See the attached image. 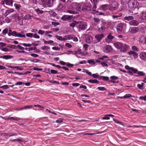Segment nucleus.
I'll return each instance as SVG.
<instances>
[{
	"instance_id": "5",
	"label": "nucleus",
	"mask_w": 146,
	"mask_h": 146,
	"mask_svg": "<svg viewBox=\"0 0 146 146\" xmlns=\"http://www.w3.org/2000/svg\"><path fill=\"white\" fill-rule=\"evenodd\" d=\"M61 19L64 21H71L74 19V18L72 15H64L62 17Z\"/></svg>"
},
{
	"instance_id": "31",
	"label": "nucleus",
	"mask_w": 146,
	"mask_h": 146,
	"mask_svg": "<svg viewBox=\"0 0 146 146\" xmlns=\"http://www.w3.org/2000/svg\"><path fill=\"white\" fill-rule=\"evenodd\" d=\"M141 17V19L143 20L146 19V12H143Z\"/></svg>"
},
{
	"instance_id": "64",
	"label": "nucleus",
	"mask_w": 146,
	"mask_h": 146,
	"mask_svg": "<svg viewBox=\"0 0 146 146\" xmlns=\"http://www.w3.org/2000/svg\"><path fill=\"white\" fill-rule=\"evenodd\" d=\"M33 37L36 38H39L40 37V36L36 33L33 34Z\"/></svg>"
},
{
	"instance_id": "55",
	"label": "nucleus",
	"mask_w": 146,
	"mask_h": 146,
	"mask_svg": "<svg viewBox=\"0 0 146 146\" xmlns=\"http://www.w3.org/2000/svg\"><path fill=\"white\" fill-rule=\"evenodd\" d=\"M94 21L95 23H98L100 22V20L99 18H94Z\"/></svg>"
},
{
	"instance_id": "30",
	"label": "nucleus",
	"mask_w": 146,
	"mask_h": 146,
	"mask_svg": "<svg viewBox=\"0 0 146 146\" xmlns=\"http://www.w3.org/2000/svg\"><path fill=\"white\" fill-rule=\"evenodd\" d=\"M138 75L137 76H144L145 74L142 71H139L137 70V73Z\"/></svg>"
},
{
	"instance_id": "13",
	"label": "nucleus",
	"mask_w": 146,
	"mask_h": 146,
	"mask_svg": "<svg viewBox=\"0 0 146 146\" xmlns=\"http://www.w3.org/2000/svg\"><path fill=\"white\" fill-rule=\"evenodd\" d=\"M109 5H108L105 4L102 5L100 7V9L101 10H103L104 11L108 9H109Z\"/></svg>"
},
{
	"instance_id": "24",
	"label": "nucleus",
	"mask_w": 146,
	"mask_h": 146,
	"mask_svg": "<svg viewBox=\"0 0 146 146\" xmlns=\"http://www.w3.org/2000/svg\"><path fill=\"white\" fill-rule=\"evenodd\" d=\"M88 82L91 83H99V81L96 79H90L88 80Z\"/></svg>"
},
{
	"instance_id": "27",
	"label": "nucleus",
	"mask_w": 146,
	"mask_h": 146,
	"mask_svg": "<svg viewBox=\"0 0 146 146\" xmlns=\"http://www.w3.org/2000/svg\"><path fill=\"white\" fill-rule=\"evenodd\" d=\"M11 35H12L13 36L18 37H19V36H20V35H19V33L15 31H13Z\"/></svg>"
},
{
	"instance_id": "10",
	"label": "nucleus",
	"mask_w": 146,
	"mask_h": 146,
	"mask_svg": "<svg viewBox=\"0 0 146 146\" xmlns=\"http://www.w3.org/2000/svg\"><path fill=\"white\" fill-rule=\"evenodd\" d=\"M5 4L10 7H12L13 5V0H4Z\"/></svg>"
},
{
	"instance_id": "60",
	"label": "nucleus",
	"mask_w": 146,
	"mask_h": 146,
	"mask_svg": "<svg viewBox=\"0 0 146 146\" xmlns=\"http://www.w3.org/2000/svg\"><path fill=\"white\" fill-rule=\"evenodd\" d=\"M52 24L54 25L55 27L56 26L59 25V23L58 22H52Z\"/></svg>"
},
{
	"instance_id": "16",
	"label": "nucleus",
	"mask_w": 146,
	"mask_h": 146,
	"mask_svg": "<svg viewBox=\"0 0 146 146\" xmlns=\"http://www.w3.org/2000/svg\"><path fill=\"white\" fill-rule=\"evenodd\" d=\"M128 54L129 55H132L135 58L137 57L138 54L137 52L132 51L129 52Z\"/></svg>"
},
{
	"instance_id": "23",
	"label": "nucleus",
	"mask_w": 146,
	"mask_h": 146,
	"mask_svg": "<svg viewBox=\"0 0 146 146\" xmlns=\"http://www.w3.org/2000/svg\"><path fill=\"white\" fill-rule=\"evenodd\" d=\"M105 29L106 28L105 27H102L100 28H99L97 30V31L99 33H102L104 31Z\"/></svg>"
},
{
	"instance_id": "47",
	"label": "nucleus",
	"mask_w": 146,
	"mask_h": 146,
	"mask_svg": "<svg viewBox=\"0 0 146 146\" xmlns=\"http://www.w3.org/2000/svg\"><path fill=\"white\" fill-rule=\"evenodd\" d=\"M110 78L112 80H116L118 79V77L117 76H111Z\"/></svg>"
},
{
	"instance_id": "29",
	"label": "nucleus",
	"mask_w": 146,
	"mask_h": 146,
	"mask_svg": "<svg viewBox=\"0 0 146 146\" xmlns=\"http://www.w3.org/2000/svg\"><path fill=\"white\" fill-rule=\"evenodd\" d=\"M25 32L24 31L21 32V33H19V35H20V36H19V37L20 38H25L26 37V36L25 35Z\"/></svg>"
},
{
	"instance_id": "8",
	"label": "nucleus",
	"mask_w": 146,
	"mask_h": 146,
	"mask_svg": "<svg viewBox=\"0 0 146 146\" xmlns=\"http://www.w3.org/2000/svg\"><path fill=\"white\" fill-rule=\"evenodd\" d=\"M91 1L93 5V8L92 10L94 11H96V5L98 3V0H91Z\"/></svg>"
},
{
	"instance_id": "19",
	"label": "nucleus",
	"mask_w": 146,
	"mask_h": 146,
	"mask_svg": "<svg viewBox=\"0 0 146 146\" xmlns=\"http://www.w3.org/2000/svg\"><path fill=\"white\" fill-rule=\"evenodd\" d=\"M41 3H40L39 4L40 5H42L43 7H47V0H41Z\"/></svg>"
},
{
	"instance_id": "15",
	"label": "nucleus",
	"mask_w": 146,
	"mask_h": 146,
	"mask_svg": "<svg viewBox=\"0 0 146 146\" xmlns=\"http://www.w3.org/2000/svg\"><path fill=\"white\" fill-rule=\"evenodd\" d=\"M78 27L79 29L84 31L86 29L87 25H86L82 24L79 25Z\"/></svg>"
},
{
	"instance_id": "12",
	"label": "nucleus",
	"mask_w": 146,
	"mask_h": 146,
	"mask_svg": "<svg viewBox=\"0 0 146 146\" xmlns=\"http://www.w3.org/2000/svg\"><path fill=\"white\" fill-rule=\"evenodd\" d=\"M56 0H48L47 2V7H50L55 2Z\"/></svg>"
},
{
	"instance_id": "59",
	"label": "nucleus",
	"mask_w": 146,
	"mask_h": 146,
	"mask_svg": "<svg viewBox=\"0 0 146 146\" xmlns=\"http://www.w3.org/2000/svg\"><path fill=\"white\" fill-rule=\"evenodd\" d=\"M45 33V31L41 30H39L38 31V33L39 34L42 35Z\"/></svg>"
},
{
	"instance_id": "58",
	"label": "nucleus",
	"mask_w": 146,
	"mask_h": 146,
	"mask_svg": "<svg viewBox=\"0 0 146 146\" xmlns=\"http://www.w3.org/2000/svg\"><path fill=\"white\" fill-rule=\"evenodd\" d=\"M22 45L26 47H29L31 46L32 45L30 44H26L25 43H23L22 44Z\"/></svg>"
},
{
	"instance_id": "46",
	"label": "nucleus",
	"mask_w": 146,
	"mask_h": 146,
	"mask_svg": "<svg viewBox=\"0 0 146 146\" xmlns=\"http://www.w3.org/2000/svg\"><path fill=\"white\" fill-rule=\"evenodd\" d=\"M63 119L62 118H59L56 120V122L57 123H60L63 121Z\"/></svg>"
},
{
	"instance_id": "28",
	"label": "nucleus",
	"mask_w": 146,
	"mask_h": 146,
	"mask_svg": "<svg viewBox=\"0 0 146 146\" xmlns=\"http://www.w3.org/2000/svg\"><path fill=\"white\" fill-rule=\"evenodd\" d=\"M43 40L44 41V43L45 44H50L52 45V44L54 43V41L52 40H45L44 39H43Z\"/></svg>"
},
{
	"instance_id": "26",
	"label": "nucleus",
	"mask_w": 146,
	"mask_h": 146,
	"mask_svg": "<svg viewBox=\"0 0 146 146\" xmlns=\"http://www.w3.org/2000/svg\"><path fill=\"white\" fill-rule=\"evenodd\" d=\"M92 40V36H89L87 37L86 39V41L87 43H90Z\"/></svg>"
},
{
	"instance_id": "36",
	"label": "nucleus",
	"mask_w": 146,
	"mask_h": 146,
	"mask_svg": "<svg viewBox=\"0 0 146 146\" xmlns=\"http://www.w3.org/2000/svg\"><path fill=\"white\" fill-rule=\"evenodd\" d=\"M42 49L44 50H47L50 49V47L46 46H42Z\"/></svg>"
},
{
	"instance_id": "7",
	"label": "nucleus",
	"mask_w": 146,
	"mask_h": 146,
	"mask_svg": "<svg viewBox=\"0 0 146 146\" xmlns=\"http://www.w3.org/2000/svg\"><path fill=\"white\" fill-rule=\"evenodd\" d=\"M129 24L131 26H136L139 24V22L136 20L132 19L129 22Z\"/></svg>"
},
{
	"instance_id": "1",
	"label": "nucleus",
	"mask_w": 146,
	"mask_h": 146,
	"mask_svg": "<svg viewBox=\"0 0 146 146\" xmlns=\"http://www.w3.org/2000/svg\"><path fill=\"white\" fill-rule=\"evenodd\" d=\"M113 45L117 48L120 49L121 52L123 53L125 52L129 48V46L128 45L120 42H115Z\"/></svg>"
},
{
	"instance_id": "37",
	"label": "nucleus",
	"mask_w": 146,
	"mask_h": 146,
	"mask_svg": "<svg viewBox=\"0 0 146 146\" xmlns=\"http://www.w3.org/2000/svg\"><path fill=\"white\" fill-rule=\"evenodd\" d=\"M67 12L68 13H70V14H76L77 13V12L74 11L73 10H67Z\"/></svg>"
},
{
	"instance_id": "32",
	"label": "nucleus",
	"mask_w": 146,
	"mask_h": 146,
	"mask_svg": "<svg viewBox=\"0 0 146 146\" xmlns=\"http://www.w3.org/2000/svg\"><path fill=\"white\" fill-rule=\"evenodd\" d=\"M78 23V22H76L75 21H74L73 23H71L70 25V26L74 28L76 25Z\"/></svg>"
},
{
	"instance_id": "41",
	"label": "nucleus",
	"mask_w": 146,
	"mask_h": 146,
	"mask_svg": "<svg viewBox=\"0 0 146 146\" xmlns=\"http://www.w3.org/2000/svg\"><path fill=\"white\" fill-rule=\"evenodd\" d=\"M37 14H42L44 13V11L42 10H40L38 8L35 10Z\"/></svg>"
},
{
	"instance_id": "52",
	"label": "nucleus",
	"mask_w": 146,
	"mask_h": 146,
	"mask_svg": "<svg viewBox=\"0 0 146 146\" xmlns=\"http://www.w3.org/2000/svg\"><path fill=\"white\" fill-rule=\"evenodd\" d=\"M132 49L133 50L138 51L139 50V49H138L137 47L135 46H132Z\"/></svg>"
},
{
	"instance_id": "25",
	"label": "nucleus",
	"mask_w": 146,
	"mask_h": 146,
	"mask_svg": "<svg viewBox=\"0 0 146 146\" xmlns=\"http://www.w3.org/2000/svg\"><path fill=\"white\" fill-rule=\"evenodd\" d=\"M122 16V14L121 13H118L116 15H113L112 17L113 19H117L118 17H120Z\"/></svg>"
},
{
	"instance_id": "33",
	"label": "nucleus",
	"mask_w": 146,
	"mask_h": 146,
	"mask_svg": "<svg viewBox=\"0 0 146 146\" xmlns=\"http://www.w3.org/2000/svg\"><path fill=\"white\" fill-rule=\"evenodd\" d=\"M14 6L15 7V8L17 10H19L21 7L20 4L16 3L14 4Z\"/></svg>"
},
{
	"instance_id": "43",
	"label": "nucleus",
	"mask_w": 146,
	"mask_h": 146,
	"mask_svg": "<svg viewBox=\"0 0 146 146\" xmlns=\"http://www.w3.org/2000/svg\"><path fill=\"white\" fill-rule=\"evenodd\" d=\"M98 89L101 91L107 90L104 87H99L98 88Z\"/></svg>"
},
{
	"instance_id": "51",
	"label": "nucleus",
	"mask_w": 146,
	"mask_h": 146,
	"mask_svg": "<svg viewBox=\"0 0 146 146\" xmlns=\"http://www.w3.org/2000/svg\"><path fill=\"white\" fill-rule=\"evenodd\" d=\"M8 29L7 28H6L3 31L2 33L4 34H6L8 33Z\"/></svg>"
},
{
	"instance_id": "20",
	"label": "nucleus",
	"mask_w": 146,
	"mask_h": 146,
	"mask_svg": "<svg viewBox=\"0 0 146 146\" xmlns=\"http://www.w3.org/2000/svg\"><path fill=\"white\" fill-rule=\"evenodd\" d=\"M21 118L18 117H10L8 118V119L11 120L19 121L21 120Z\"/></svg>"
},
{
	"instance_id": "54",
	"label": "nucleus",
	"mask_w": 146,
	"mask_h": 146,
	"mask_svg": "<svg viewBox=\"0 0 146 146\" xmlns=\"http://www.w3.org/2000/svg\"><path fill=\"white\" fill-rule=\"evenodd\" d=\"M92 76L94 78H97L99 77V75L98 74L96 73L92 74Z\"/></svg>"
},
{
	"instance_id": "49",
	"label": "nucleus",
	"mask_w": 146,
	"mask_h": 146,
	"mask_svg": "<svg viewBox=\"0 0 146 146\" xmlns=\"http://www.w3.org/2000/svg\"><path fill=\"white\" fill-rule=\"evenodd\" d=\"M113 121L115 122L116 123H117V124H121L122 123V122L120 121L119 120H118L117 119H113Z\"/></svg>"
},
{
	"instance_id": "56",
	"label": "nucleus",
	"mask_w": 146,
	"mask_h": 146,
	"mask_svg": "<svg viewBox=\"0 0 146 146\" xmlns=\"http://www.w3.org/2000/svg\"><path fill=\"white\" fill-rule=\"evenodd\" d=\"M17 70H23V67H21L20 66H16V68Z\"/></svg>"
},
{
	"instance_id": "38",
	"label": "nucleus",
	"mask_w": 146,
	"mask_h": 146,
	"mask_svg": "<svg viewBox=\"0 0 146 146\" xmlns=\"http://www.w3.org/2000/svg\"><path fill=\"white\" fill-rule=\"evenodd\" d=\"M49 13L50 15L53 17H55L57 15V14L55 12L52 11H49Z\"/></svg>"
},
{
	"instance_id": "9",
	"label": "nucleus",
	"mask_w": 146,
	"mask_h": 146,
	"mask_svg": "<svg viewBox=\"0 0 146 146\" xmlns=\"http://www.w3.org/2000/svg\"><path fill=\"white\" fill-rule=\"evenodd\" d=\"M138 28L136 27H133L130 28L129 30V32L132 33H134L138 31Z\"/></svg>"
},
{
	"instance_id": "45",
	"label": "nucleus",
	"mask_w": 146,
	"mask_h": 146,
	"mask_svg": "<svg viewBox=\"0 0 146 146\" xmlns=\"http://www.w3.org/2000/svg\"><path fill=\"white\" fill-rule=\"evenodd\" d=\"M132 97V96L131 94H126L125 96H123V98L124 99H126L128 98H129Z\"/></svg>"
},
{
	"instance_id": "4",
	"label": "nucleus",
	"mask_w": 146,
	"mask_h": 146,
	"mask_svg": "<svg viewBox=\"0 0 146 146\" xmlns=\"http://www.w3.org/2000/svg\"><path fill=\"white\" fill-rule=\"evenodd\" d=\"M109 10L111 11H115L118 8L119 4L116 1L113 2L110 5H109Z\"/></svg>"
},
{
	"instance_id": "6",
	"label": "nucleus",
	"mask_w": 146,
	"mask_h": 146,
	"mask_svg": "<svg viewBox=\"0 0 146 146\" xmlns=\"http://www.w3.org/2000/svg\"><path fill=\"white\" fill-rule=\"evenodd\" d=\"M112 50V47L110 45H106L103 48V51L105 53L110 52Z\"/></svg>"
},
{
	"instance_id": "22",
	"label": "nucleus",
	"mask_w": 146,
	"mask_h": 146,
	"mask_svg": "<svg viewBox=\"0 0 146 146\" xmlns=\"http://www.w3.org/2000/svg\"><path fill=\"white\" fill-rule=\"evenodd\" d=\"M133 19L134 17L133 16H126L124 18V20H127V21H131Z\"/></svg>"
},
{
	"instance_id": "63",
	"label": "nucleus",
	"mask_w": 146,
	"mask_h": 146,
	"mask_svg": "<svg viewBox=\"0 0 146 146\" xmlns=\"http://www.w3.org/2000/svg\"><path fill=\"white\" fill-rule=\"evenodd\" d=\"M101 64L102 65V66L104 67V66H106L107 67L108 66V64L104 62H101Z\"/></svg>"
},
{
	"instance_id": "3",
	"label": "nucleus",
	"mask_w": 146,
	"mask_h": 146,
	"mask_svg": "<svg viewBox=\"0 0 146 146\" xmlns=\"http://www.w3.org/2000/svg\"><path fill=\"white\" fill-rule=\"evenodd\" d=\"M137 2L135 0H129L128 2V7L131 9L135 8L137 6Z\"/></svg>"
},
{
	"instance_id": "35",
	"label": "nucleus",
	"mask_w": 146,
	"mask_h": 146,
	"mask_svg": "<svg viewBox=\"0 0 146 146\" xmlns=\"http://www.w3.org/2000/svg\"><path fill=\"white\" fill-rule=\"evenodd\" d=\"M103 120H109L110 119V117H109L108 114L105 115L102 118Z\"/></svg>"
},
{
	"instance_id": "2",
	"label": "nucleus",
	"mask_w": 146,
	"mask_h": 146,
	"mask_svg": "<svg viewBox=\"0 0 146 146\" xmlns=\"http://www.w3.org/2000/svg\"><path fill=\"white\" fill-rule=\"evenodd\" d=\"M91 4H87L83 5H81L79 7V8L80 9H81L80 11L82 10L83 12H85L86 13H93V11H93L92 9V10H91Z\"/></svg>"
},
{
	"instance_id": "17",
	"label": "nucleus",
	"mask_w": 146,
	"mask_h": 146,
	"mask_svg": "<svg viewBox=\"0 0 146 146\" xmlns=\"http://www.w3.org/2000/svg\"><path fill=\"white\" fill-rule=\"evenodd\" d=\"M103 35L102 34H101L100 35H96L95 36V38L99 41H100L102 39V38L103 37Z\"/></svg>"
},
{
	"instance_id": "62",
	"label": "nucleus",
	"mask_w": 146,
	"mask_h": 146,
	"mask_svg": "<svg viewBox=\"0 0 146 146\" xmlns=\"http://www.w3.org/2000/svg\"><path fill=\"white\" fill-rule=\"evenodd\" d=\"M30 55L32 57L36 58L38 57L39 56V55L38 54L34 53H31V54Z\"/></svg>"
},
{
	"instance_id": "48",
	"label": "nucleus",
	"mask_w": 146,
	"mask_h": 146,
	"mask_svg": "<svg viewBox=\"0 0 146 146\" xmlns=\"http://www.w3.org/2000/svg\"><path fill=\"white\" fill-rule=\"evenodd\" d=\"M139 99L140 100H143L145 101H146V96H140L139 97Z\"/></svg>"
},
{
	"instance_id": "61",
	"label": "nucleus",
	"mask_w": 146,
	"mask_h": 146,
	"mask_svg": "<svg viewBox=\"0 0 146 146\" xmlns=\"http://www.w3.org/2000/svg\"><path fill=\"white\" fill-rule=\"evenodd\" d=\"M33 70H35L37 71H42V68H38L36 67H34L33 68Z\"/></svg>"
},
{
	"instance_id": "11",
	"label": "nucleus",
	"mask_w": 146,
	"mask_h": 146,
	"mask_svg": "<svg viewBox=\"0 0 146 146\" xmlns=\"http://www.w3.org/2000/svg\"><path fill=\"white\" fill-rule=\"evenodd\" d=\"M117 29L118 33L121 32L123 30V24L121 23L118 24L117 27Z\"/></svg>"
},
{
	"instance_id": "34",
	"label": "nucleus",
	"mask_w": 146,
	"mask_h": 146,
	"mask_svg": "<svg viewBox=\"0 0 146 146\" xmlns=\"http://www.w3.org/2000/svg\"><path fill=\"white\" fill-rule=\"evenodd\" d=\"M87 62L89 64L92 65H94L95 64V62L93 59L88 60Z\"/></svg>"
},
{
	"instance_id": "57",
	"label": "nucleus",
	"mask_w": 146,
	"mask_h": 146,
	"mask_svg": "<svg viewBox=\"0 0 146 146\" xmlns=\"http://www.w3.org/2000/svg\"><path fill=\"white\" fill-rule=\"evenodd\" d=\"M88 45L86 44H84L83 45V47L85 48L84 50L86 51L88 50Z\"/></svg>"
},
{
	"instance_id": "18",
	"label": "nucleus",
	"mask_w": 146,
	"mask_h": 146,
	"mask_svg": "<svg viewBox=\"0 0 146 146\" xmlns=\"http://www.w3.org/2000/svg\"><path fill=\"white\" fill-rule=\"evenodd\" d=\"M14 10L13 9H10L7 10L5 12V15L7 16L11 13L14 12Z\"/></svg>"
},
{
	"instance_id": "44",
	"label": "nucleus",
	"mask_w": 146,
	"mask_h": 146,
	"mask_svg": "<svg viewBox=\"0 0 146 146\" xmlns=\"http://www.w3.org/2000/svg\"><path fill=\"white\" fill-rule=\"evenodd\" d=\"M130 70L132 71V72L135 74L137 73V72L138 70L137 69L134 68H131Z\"/></svg>"
},
{
	"instance_id": "40",
	"label": "nucleus",
	"mask_w": 146,
	"mask_h": 146,
	"mask_svg": "<svg viewBox=\"0 0 146 146\" xmlns=\"http://www.w3.org/2000/svg\"><path fill=\"white\" fill-rule=\"evenodd\" d=\"M55 37L59 40L64 41L63 38L62 36L56 35L55 36Z\"/></svg>"
},
{
	"instance_id": "39",
	"label": "nucleus",
	"mask_w": 146,
	"mask_h": 146,
	"mask_svg": "<svg viewBox=\"0 0 146 146\" xmlns=\"http://www.w3.org/2000/svg\"><path fill=\"white\" fill-rule=\"evenodd\" d=\"M81 50L80 49L78 48L74 52V53L76 54H81Z\"/></svg>"
},
{
	"instance_id": "21",
	"label": "nucleus",
	"mask_w": 146,
	"mask_h": 146,
	"mask_svg": "<svg viewBox=\"0 0 146 146\" xmlns=\"http://www.w3.org/2000/svg\"><path fill=\"white\" fill-rule=\"evenodd\" d=\"M1 58L6 60H8L9 59L12 58H13V56L11 55H4L1 57Z\"/></svg>"
},
{
	"instance_id": "14",
	"label": "nucleus",
	"mask_w": 146,
	"mask_h": 146,
	"mask_svg": "<svg viewBox=\"0 0 146 146\" xmlns=\"http://www.w3.org/2000/svg\"><path fill=\"white\" fill-rule=\"evenodd\" d=\"M139 56L140 58L145 60L146 58V52H143L140 54Z\"/></svg>"
},
{
	"instance_id": "42",
	"label": "nucleus",
	"mask_w": 146,
	"mask_h": 146,
	"mask_svg": "<svg viewBox=\"0 0 146 146\" xmlns=\"http://www.w3.org/2000/svg\"><path fill=\"white\" fill-rule=\"evenodd\" d=\"M33 33H28L26 34V36L28 37L32 38L33 37Z\"/></svg>"
},
{
	"instance_id": "50",
	"label": "nucleus",
	"mask_w": 146,
	"mask_h": 146,
	"mask_svg": "<svg viewBox=\"0 0 146 146\" xmlns=\"http://www.w3.org/2000/svg\"><path fill=\"white\" fill-rule=\"evenodd\" d=\"M22 84H25V83L23 82H18L17 83H16L15 85H21Z\"/></svg>"
},
{
	"instance_id": "53",
	"label": "nucleus",
	"mask_w": 146,
	"mask_h": 146,
	"mask_svg": "<svg viewBox=\"0 0 146 146\" xmlns=\"http://www.w3.org/2000/svg\"><path fill=\"white\" fill-rule=\"evenodd\" d=\"M40 41H36V42H33L32 44V45L34 46H37L39 45L38 43Z\"/></svg>"
}]
</instances>
